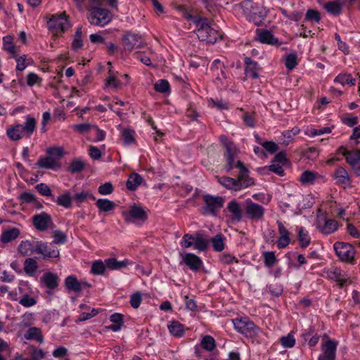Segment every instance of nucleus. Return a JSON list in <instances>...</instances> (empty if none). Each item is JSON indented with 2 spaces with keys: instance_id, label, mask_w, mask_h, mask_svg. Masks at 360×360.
Returning a JSON list of instances; mask_svg holds the SVG:
<instances>
[{
  "instance_id": "obj_38",
  "label": "nucleus",
  "mask_w": 360,
  "mask_h": 360,
  "mask_svg": "<svg viewBox=\"0 0 360 360\" xmlns=\"http://www.w3.org/2000/svg\"><path fill=\"white\" fill-rule=\"evenodd\" d=\"M96 205L100 212H105L112 211L115 207V202L106 198H99L97 200Z\"/></svg>"
},
{
  "instance_id": "obj_51",
  "label": "nucleus",
  "mask_w": 360,
  "mask_h": 360,
  "mask_svg": "<svg viewBox=\"0 0 360 360\" xmlns=\"http://www.w3.org/2000/svg\"><path fill=\"white\" fill-rule=\"evenodd\" d=\"M264 263L265 266L271 267L277 262L275 252L273 251L264 252L263 254Z\"/></svg>"
},
{
  "instance_id": "obj_39",
  "label": "nucleus",
  "mask_w": 360,
  "mask_h": 360,
  "mask_svg": "<svg viewBox=\"0 0 360 360\" xmlns=\"http://www.w3.org/2000/svg\"><path fill=\"white\" fill-rule=\"evenodd\" d=\"M298 240L302 248H307L311 243L309 232L302 226L298 229Z\"/></svg>"
},
{
  "instance_id": "obj_11",
  "label": "nucleus",
  "mask_w": 360,
  "mask_h": 360,
  "mask_svg": "<svg viewBox=\"0 0 360 360\" xmlns=\"http://www.w3.org/2000/svg\"><path fill=\"white\" fill-rule=\"evenodd\" d=\"M196 34L201 41L207 44H214L218 39L221 38L220 33L212 28L209 22L207 24L200 25V29L196 30Z\"/></svg>"
},
{
  "instance_id": "obj_32",
  "label": "nucleus",
  "mask_w": 360,
  "mask_h": 360,
  "mask_svg": "<svg viewBox=\"0 0 360 360\" xmlns=\"http://www.w3.org/2000/svg\"><path fill=\"white\" fill-rule=\"evenodd\" d=\"M20 234V231L18 228H12L8 230L2 231L0 240L3 243H8L15 240Z\"/></svg>"
},
{
  "instance_id": "obj_64",
  "label": "nucleus",
  "mask_w": 360,
  "mask_h": 360,
  "mask_svg": "<svg viewBox=\"0 0 360 360\" xmlns=\"http://www.w3.org/2000/svg\"><path fill=\"white\" fill-rule=\"evenodd\" d=\"M47 154L53 158H60L63 155V150L60 148L53 147L47 149Z\"/></svg>"
},
{
  "instance_id": "obj_17",
  "label": "nucleus",
  "mask_w": 360,
  "mask_h": 360,
  "mask_svg": "<svg viewBox=\"0 0 360 360\" xmlns=\"http://www.w3.org/2000/svg\"><path fill=\"white\" fill-rule=\"evenodd\" d=\"M338 342L334 340H328L322 345L323 353L318 360H335Z\"/></svg>"
},
{
  "instance_id": "obj_3",
  "label": "nucleus",
  "mask_w": 360,
  "mask_h": 360,
  "mask_svg": "<svg viewBox=\"0 0 360 360\" xmlns=\"http://www.w3.org/2000/svg\"><path fill=\"white\" fill-rule=\"evenodd\" d=\"M36 123L35 118L27 115L24 125L17 124L11 126L6 129V135L13 141H19L25 134L30 138L36 129Z\"/></svg>"
},
{
  "instance_id": "obj_10",
  "label": "nucleus",
  "mask_w": 360,
  "mask_h": 360,
  "mask_svg": "<svg viewBox=\"0 0 360 360\" xmlns=\"http://www.w3.org/2000/svg\"><path fill=\"white\" fill-rule=\"evenodd\" d=\"M70 27L68 16L65 12L51 15L47 21V27L51 32H65Z\"/></svg>"
},
{
  "instance_id": "obj_15",
  "label": "nucleus",
  "mask_w": 360,
  "mask_h": 360,
  "mask_svg": "<svg viewBox=\"0 0 360 360\" xmlns=\"http://www.w3.org/2000/svg\"><path fill=\"white\" fill-rule=\"evenodd\" d=\"M35 251L36 253L41 255L44 260L58 258L60 255L58 249L52 243L49 245L41 240L36 241Z\"/></svg>"
},
{
  "instance_id": "obj_48",
  "label": "nucleus",
  "mask_w": 360,
  "mask_h": 360,
  "mask_svg": "<svg viewBox=\"0 0 360 360\" xmlns=\"http://www.w3.org/2000/svg\"><path fill=\"white\" fill-rule=\"evenodd\" d=\"M106 269L105 262L97 260L93 262L91 268V272L94 275H103Z\"/></svg>"
},
{
  "instance_id": "obj_5",
  "label": "nucleus",
  "mask_w": 360,
  "mask_h": 360,
  "mask_svg": "<svg viewBox=\"0 0 360 360\" xmlns=\"http://www.w3.org/2000/svg\"><path fill=\"white\" fill-rule=\"evenodd\" d=\"M87 10L89 11L87 19L91 25L103 27L112 20V15L107 8L89 6Z\"/></svg>"
},
{
  "instance_id": "obj_7",
  "label": "nucleus",
  "mask_w": 360,
  "mask_h": 360,
  "mask_svg": "<svg viewBox=\"0 0 360 360\" xmlns=\"http://www.w3.org/2000/svg\"><path fill=\"white\" fill-rule=\"evenodd\" d=\"M202 198L204 203L202 207V214L203 215L217 217L219 211L224 207V198L219 195L215 196L211 194H204Z\"/></svg>"
},
{
  "instance_id": "obj_29",
  "label": "nucleus",
  "mask_w": 360,
  "mask_h": 360,
  "mask_svg": "<svg viewBox=\"0 0 360 360\" xmlns=\"http://www.w3.org/2000/svg\"><path fill=\"white\" fill-rule=\"evenodd\" d=\"M109 319L112 324L107 326L106 329L113 332L120 331L124 324V316L120 313H114L110 316Z\"/></svg>"
},
{
  "instance_id": "obj_1",
  "label": "nucleus",
  "mask_w": 360,
  "mask_h": 360,
  "mask_svg": "<svg viewBox=\"0 0 360 360\" xmlns=\"http://www.w3.org/2000/svg\"><path fill=\"white\" fill-rule=\"evenodd\" d=\"M236 167L239 169V174L236 179L226 176H216L217 181L222 186L228 190L238 191L255 184L254 179L249 176L250 171L242 161L238 160Z\"/></svg>"
},
{
  "instance_id": "obj_62",
  "label": "nucleus",
  "mask_w": 360,
  "mask_h": 360,
  "mask_svg": "<svg viewBox=\"0 0 360 360\" xmlns=\"http://www.w3.org/2000/svg\"><path fill=\"white\" fill-rule=\"evenodd\" d=\"M94 125H91L89 123H82L79 124H74L72 125V129L77 131L79 134H84L86 132H88L89 131L92 129Z\"/></svg>"
},
{
  "instance_id": "obj_22",
  "label": "nucleus",
  "mask_w": 360,
  "mask_h": 360,
  "mask_svg": "<svg viewBox=\"0 0 360 360\" xmlns=\"http://www.w3.org/2000/svg\"><path fill=\"white\" fill-rule=\"evenodd\" d=\"M276 224L278 226V231L280 235V237L277 240V247L279 249H283L290 243V232L285 227L282 221L278 220Z\"/></svg>"
},
{
  "instance_id": "obj_57",
  "label": "nucleus",
  "mask_w": 360,
  "mask_h": 360,
  "mask_svg": "<svg viewBox=\"0 0 360 360\" xmlns=\"http://www.w3.org/2000/svg\"><path fill=\"white\" fill-rule=\"evenodd\" d=\"M53 244L62 245L67 242V236L61 231L56 230L53 232Z\"/></svg>"
},
{
  "instance_id": "obj_53",
  "label": "nucleus",
  "mask_w": 360,
  "mask_h": 360,
  "mask_svg": "<svg viewBox=\"0 0 360 360\" xmlns=\"http://www.w3.org/2000/svg\"><path fill=\"white\" fill-rule=\"evenodd\" d=\"M122 139L126 145L135 142V131L133 129H124L122 133Z\"/></svg>"
},
{
  "instance_id": "obj_21",
  "label": "nucleus",
  "mask_w": 360,
  "mask_h": 360,
  "mask_svg": "<svg viewBox=\"0 0 360 360\" xmlns=\"http://www.w3.org/2000/svg\"><path fill=\"white\" fill-rule=\"evenodd\" d=\"M333 177L335 180V184L338 186H344L345 188L351 186L350 176L348 172L343 167H337L334 171Z\"/></svg>"
},
{
  "instance_id": "obj_31",
  "label": "nucleus",
  "mask_w": 360,
  "mask_h": 360,
  "mask_svg": "<svg viewBox=\"0 0 360 360\" xmlns=\"http://www.w3.org/2000/svg\"><path fill=\"white\" fill-rule=\"evenodd\" d=\"M344 4V2L340 0H334L327 2L324 8L328 13L334 16H338L342 13V8Z\"/></svg>"
},
{
  "instance_id": "obj_59",
  "label": "nucleus",
  "mask_w": 360,
  "mask_h": 360,
  "mask_svg": "<svg viewBox=\"0 0 360 360\" xmlns=\"http://www.w3.org/2000/svg\"><path fill=\"white\" fill-rule=\"evenodd\" d=\"M142 300V294L140 292L133 293L130 297V304L134 308L139 307Z\"/></svg>"
},
{
  "instance_id": "obj_24",
  "label": "nucleus",
  "mask_w": 360,
  "mask_h": 360,
  "mask_svg": "<svg viewBox=\"0 0 360 360\" xmlns=\"http://www.w3.org/2000/svg\"><path fill=\"white\" fill-rule=\"evenodd\" d=\"M245 65V73L247 77H251L253 79L259 78V71L260 67L257 62L252 60L250 57H245L244 59Z\"/></svg>"
},
{
  "instance_id": "obj_34",
  "label": "nucleus",
  "mask_w": 360,
  "mask_h": 360,
  "mask_svg": "<svg viewBox=\"0 0 360 360\" xmlns=\"http://www.w3.org/2000/svg\"><path fill=\"white\" fill-rule=\"evenodd\" d=\"M36 166L40 168L54 169L58 166V163L56 159L48 155L47 157H40Z\"/></svg>"
},
{
  "instance_id": "obj_37",
  "label": "nucleus",
  "mask_w": 360,
  "mask_h": 360,
  "mask_svg": "<svg viewBox=\"0 0 360 360\" xmlns=\"http://www.w3.org/2000/svg\"><path fill=\"white\" fill-rule=\"evenodd\" d=\"M38 270V264L34 258H27L24 262V271L29 276L35 275Z\"/></svg>"
},
{
  "instance_id": "obj_60",
  "label": "nucleus",
  "mask_w": 360,
  "mask_h": 360,
  "mask_svg": "<svg viewBox=\"0 0 360 360\" xmlns=\"http://www.w3.org/2000/svg\"><path fill=\"white\" fill-rule=\"evenodd\" d=\"M181 245L184 248H188L194 245L193 235L190 233H185L181 241Z\"/></svg>"
},
{
  "instance_id": "obj_33",
  "label": "nucleus",
  "mask_w": 360,
  "mask_h": 360,
  "mask_svg": "<svg viewBox=\"0 0 360 360\" xmlns=\"http://www.w3.org/2000/svg\"><path fill=\"white\" fill-rule=\"evenodd\" d=\"M65 287L68 291H73L75 292H81L80 282L77 278L74 275L68 276L65 279Z\"/></svg>"
},
{
  "instance_id": "obj_20",
  "label": "nucleus",
  "mask_w": 360,
  "mask_h": 360,
  "mask_svg": "<svg viewBox=\"0 0 360 360\" xmlns=\"http://www.w3.org/2000/svg\"><path fill=\"white\" fill-rule=\"evenodd\" d=\"M327 276L333 281L337 282L339 288H342L347 282V277L345 272L340 268L332 266L326 271Z\"/></svg>"
},
{
  "instance_id": "obj_45",
  "label": "nucleus",
  "mask_w": 360,
  "mask_h": 360,
  "mask_svg": "<svg viewBox=\"0 0 360 360\" xmlns=\"http://www.w3.org/2000/svg\"><path fill=\"white\" fill-rule=\"evenodd\" d=\"M342 155L345 156L348 164L354 163V162L360 160V149L344 151Z\"/></svg>"
},
{
  "instance_id": "obj_30",
  "label": "nucleus",
  "mask_w": 360,
  "mask_h": 360,
  "mask_svg": "<svg viewBox=\"0 0 360 360\" xmlns=\"http://www.w3.org/2000/svg\"><path fill=\"white\" fill-rule=\"evenodd\" d=\"M35 244L36 241L22 240L18 245V250L23 257L30 256L36 252Z\"/></svg>"
},
{
  "instance_id": "obj_61",
  "label": "nucleus",
  "mask_w": 360,
  "mask_h": 360,
  "mask_svg": "<svg viewBox=\"0 0 360 360\" xmlns=\"http://www.w3.org/2000/svg\"><path fill=\"white\" fill-rule=\"evenodd\" d=\"M219 262L223 264H230L233 262L238 263V260L236 258L235 256L229 253H224L219 256Z\"/></svg>"
},
{
  "instance_id": "obj_55",
  "label": "nucleus",
  "mask_w": 360,
  "mask_h": 360,
  "mask_svg": "<svg viewBox=\"0 0 360 360\" xmlns=\"http://www.w3.org/2000/svg\"><path fill=\"white\" fill-rule=\"evenodd\" d=\"M280 341L282 346L285 348H292L295 345V339L292 332L286 336L281 337Z\"/></svg>"
},
{
  "instance_id": "obj_27",
  "label": "nucleus",
  "mask_w": 360,
  "mask_h": 360,
  "mask_svg": "<svg viewBox=\"0 0 360 360\" xmlns=\"http://www.w3.org/2000/svg\"><path fill=\"white\" fill-rule=\"evenodd\" d=\"M227 210L231 214V219L236 221H241L243 212L239 203L236 200H231L227 205Z\"/></svg>"
},
{
  "instance_id": "obj_56",
  "label": "nucleus",
  "mask_w": 360,
  "mask_h": 360,
  "mask_svg": "<svg viewBox=\"0 0 360 360\" xmlns=\"http://www.w3.org/2000/svg\"><path fill=\"white\" fill-rule=\"evenodd\" d=\"M297 65V56L296 53H290L287 55L285 65L289 70L294 69Z\"/></svg>"
},
{
  "instance_id": "obj_50",
  "label": "nucleus",
  "mask_w": 360,
  "mask_h": 360,
  "mask_svg": "<svg viewBox=\"0 0 360 360\" xmlns=\"http://www.w3.org/2000/svg\"><path fill=\"white\" fill-rule=\"evenodd\" d=\"M316 178V174L314 172L306 170L300 176V181L303 184H312Z\"/></svg>"
},
{
  "instance_id": "obj_44",
  "label": "nucleus",
  "mask_w": 360,
  "mask_h": 360,
  "mask_svg": "<svg viewBox=\"0 0 360 360\" xmlns=\"http://www.w3.org/2000/svg\"><path fill=\"white\" fill-rule=\"evenodd\" d=\"M334 82L340 83L342 85L347 84L350 86H354L356 84L355 79L352 78L349 74H339L334 79Z\"/></svg>"
},
{
  "instance_id": "obj_43",
  "label": "nucleus",
  "mask_w": 360,
  "mask_h": 360,
  "mask_svg": "<svg viewBox=\"0 0 360 360\" xmlns=\"http://www.w3.org/2000/svg\"><path fill=\"white\" fill-rule=\"evenodd\" d=\"M3 45L5 51L9 52L13 57H16V49L13 41V37L7 35L3 37Z\"/></svg>"
},
{
  "instance_id": "obj_13",
  "label": "nucleus",
  "mask_w": 360,
  "mask_h": 360,
  "mask_svg": "<svg viewBox=\"0 0 360 360\" xmlns=\"http://www.w3.org/2000/svg\"><path fill=\"white\" fill-rule=\"evenodd\" d=\"M46 352L33 345H27L23 353L18 354L14 360H43L45 359Z\"/></svg>"
},
{
  "instance_id": "obj_12",
  "label": "nucleus",
  "mask_w": 360,
  "mask_h": 360,
  "mask_svg": "<svg viewBox=\"0 0 360 360\" xmlns=\"http://www.w3.org/2000/svg\"><path fill=\"white\" fill-rule=\"evenodd\" d=\"M121 40L124 50L128 51L141 49L144 46L142 36L131 32H126Z\"/></svg>"
},
{
  "instance_id": "obj_54",
  "label": "nucleus",
  "mask_w": 360,
  "mask_h": 360,
  "mask_svg": "<svg viewBox=\"0 0 360 360\" xmlns=\"http://www.w3.org/2000/svg\"><path fill=\"white\" fill-rule=\"evenodd\" d=\"M87 198H90L93 200L96 199V198L92 193L85 191L76 193L72 196L73 200H75L78 205L85 202L87 200Z\"/></svg>"
},
{
  "instance_id": "obj_58",
  "label": "nucleus",
  "mask_w": 360,
  "mask_h": 360,
  "mask_svg": "<svg viewBox=\"0 0 360 360\" xmlns=\"http://www.w3.org/2000/svg\"><path fill=\"white\" fill-rule=\"evenodd\" d=\"M19 303L25 307H30L36 304L37 300L33 297L26 294L20 300Z\"/></svg>"
},
{
  "instance_id": "obj_9",
  "label": "nucleus",
  "mask_w": 360,
  "mask_h": 360,
  "mask_svg": "<svg viewBox=\"0 0 360 360\" xmlns=\"http://www.w3.org/2000/svg\"><path fill=\"white\" fill-rule=\"evenodd\" d=\"M333 249L339 259L344 262L354 264L356 263L354 256L356 250L349 243L337 241L333 245Z\"/></svg>"
},
{
  "instance_id": "obj_25",
  "label": "nucleus",
  "mask_w": 360,
  "mask_h": 360,
  "mask_svg": "<svg viewBox=\"0 0 360 360\" xmlns=\"http://www.w3.org/2000/svg\"><path fill=\"white\" fill-rule=\"evenodd\" d=\"M184 264L193 271H198L202 266V261L200 257L194 253H186L183 259Z\"/></svg>"
},
{
  "instance_id": "obj_8",
  "label": "nucleus",
  "mask_w": 360,
  "mask_h": 360,
  "mask_svg": "<svg viewBox=\"0 0 360 360\" xmlns=\"http://www.w3.org/2000/svg\"><path fill=\"white\" fill-rule=\"evenodd\" d=\"M122 216L127 223L136 224H142L148 219L145 209L136 203L131 205L128 211H123Z\"/></svg>"
},
{
  "instance_id": "obj_23",
  "label": "nucleus",
  "mask_w": 360,
  "mask_h": 360,
  "mask_svg": "<svg viewBox=\"0 0 360 360\" xmlns=\"http://www.w3.org/2000/svg\"><path fill=\"white\" fill-rule=\"evenodd\" d=\"M194 245L193 248L200 252L205 251L209 246V239L205 234V231H198L193 235Z\"/></svg>"
},
{
  "instance_id": "obj_19",
  "label": "nucleus",
  "mask_w": 360,
  "mask_h": 360,
  "mask_svg": "<svg viewBox=\"0 0 360 360\" xmlns=\"http://www.w3.org/2000/svg\"><path fill=\"white\" fill-rule=\"evenodd\" d=\"M257 40L262 44H266L269 45L280 46L281 42L279 41L278 39L271 32L268 30H256Z\"/></svg>"
},
{
  "instance_id": "obj_35",
  "label": "nucleus",
  "mask_w": 360,
  "mask_h": 360,
  "mask_svg": "<svg viewBox=\"0 0 360 360\" xmlns=\"http://www.w3.org/2000/svg\"><path fill=\"white\" fill-rule=\"evenodd\" d=\"M143 181L142 176L138 173H133L129 175L127 182L126 186L128 190L134 191L137 189L139 186L141 185Z\"/></svg>"
},
{
  "instance_id": "obj_63",
  "label": "nucleus",
  "mask_w": 360,
  "mask_h": 360,
  "mask_svg": "<svg viewBox=\"0 0 360 360\" xmlns=\"http://www.w3.org/2000/svg\"><path fill=\"white\" fill-rule=\"evenodd\" d=\"M36 189L43 196L52 197L51 190L46 184L41 183L37 184Z\"/></svg>"
},
{
  "instance_id": "obj_16",
  "label": "nucleus",
  "mask_w": 360,
  "mask_h": 360,
  "mask_svg": "<svg viewBox=\"0 0 360 360\" xmlns=\"http://www.w3.org/2000/svg\"><path fill=\"white\" fill-rule=\"evenodd\" d=\"M316 228L321 233L328 236L338 229L339 224L336 220L323 216L322 218L317 219Z\"/></svg>"
},
{
  "instance_id": "obj_47",
  "label": "nucleus",
  "mask_w": 360,
  "mask_h": 360,
  "mask_svg": "<svg viewBox=\"0 0 360 360\" xmlns=\"http://www.w3.org/2000/svg\"><path fill=\"white\" fill-rule=\"evenodd\" d=\"M200 345L205 350L212 352L216 347L215 340L211 335H205L202 338Z\"/></svg>"
},
{
  "instance_id": "obj_41",
  "label": "nucleus",
  "mask_w": 360,
  "mask_h": 360,
  "mask_svg": "<svg viewBox=\"0 0 360 360\" xmlns=\"http://www.w3.org/2000/svg\"><path fill=\"white\" fill-rule=\"evenodd\" d=\"M82 35V27H78L75 33L74 39L72 43V49L75 51L81 49L84 46Z\"/></svg>"
},
{
  "instance_id": "obj_52",
  "label": "nucleus",
  "mask_w": 360,
  "mask_h": 360,
  "mask_svg": "<svg viewBox=\"0 0 360 360\" xmlns=\"http://www.w3.org/2000/svg\"><path fill=\"white\" fill-rule=\"evenodd\" d=\"M321 19L320 12L315 9L307 10L304 17V20L309 22H319Z\"/></svg>"
},
{
  "instance_id": "obj_26",
  "label": "nucleus",
  "mask_w": 360,
  "mask_h": 360,
  "mask_svg": "<svg viewBox=\"0 0 360 360\" xmlns=\"http://www.w3.org/2000/svg\"><path fill=\"white\" fill-rule=\"evenodd\" d=\"M41 282L43 283L47 288L53 290L59 285V277L55 273L47 271L41 277Z\"/></svg>"
},
{
  "instance_id": "obj_2",
  "label": "nucleus",
  "mask_w": 360,
  "mask_h": 360,
  "mask_svg": "<svg viewBox=\"0 0 360 360\" xmlns=\"http://www.w3.org/2000/svg\"><path fill=\"white\" fill-rule=\"evenodd\" d=\"M239 6L250 22L257 26L264 23L268 13L264 6L254 4L252 0H243Z\"/></svg>"
},
{
  "instance_id": "obj_14",
  "label": "nucleus",
  "mask_w": 360,
  "mask_h": 360,
  "mask_svg": "<svg viewBox=\"0 0 360 360\" xmlns=\"http://www.w3.org/2000/svg\"><path fill=\"white\" fill-rule=\"evenodd\" d=\"M246 217L252 221H258L264 218L265 209L261 205L252 200H247L245 207Z\"/></svg>"
},
{
  "instance_id": "obj_18",
  "label": "nucleus",
  "mask_w": 360,
  "mask_h": 360,
  "mask_svg": "<svg viewBox=\"0 0 360 360\" xmlns=\"http://www.w3.org/2000/svg\"><path fill=\"white\" fill-rule=\"evenodd\" d=\"M32 223L36 229L39 231H44L51 226H53L51 216L46 212H41L35 214L32 217Z\"/></svg>"
},
{
  "instance_id": "obj_46",
  "label": "nucleus",
  "mask_w": 360,
  "mask_h": 360,
  "mask_svg": "<svg viewBox=\"0 0 360 360\" xmlns=\"http://www.w3.org/2000/svg\"><path fill=\"white\" fill-rule=\"evenodd\" d=\"M85 164L79 159H73L68 167V172L72 174L79 173L84 170Z\"/></svg>"
},
{
  "instance_id": "obj_36",
  "label": "nucleus",
  "mask_w": 360,
  "mask_h": 360,
  "mask_svg": "<svg viewBox=\"0 0 360 360\" xmlns=\"http://www.w3.org/2000/svg\"><path fill=\"white\" fill-rule=\"evenodd\" d=\"M169 333L178 338L183 337L185 333L184 326L177 321H173L168 325Z\"/></svg>"
},
{
  "instance_id": "obj_40",
  "label": "nucleus",
  "mask_w": 360,
  "mask_h": 360,
  "mask_svg": "<svg viewBox=\"0 0 360 360\" xmlns=\"http://www.w3.org/2000/svg\"><path fill=\"white\" fill-rule=\"evenodd\" d=\"M72 196H71L70 193L66 191L63 194L59 195L55 202L58 205L62 206L65 208H70L72 206Z\"/></svg>"
},
{
  "instance_id": "obj_28",
  "label": "nucleus",
  "mask_w": 360,
  "mask_h": 360,
  "mask_svg": "<svg viewBox=\"0 0 360 360\" xmlns=\"http://www.w3.org/2000/svg\"><path fill=\"white\" fill-rule=\"evenodd\" d=\"M24 338L27 340H35L36 342L42 344L44 342V338L42 335V331L39 328L30 327L24 334Z\"/></svg>"
},
{
  "instance_id": "obj_49",
  "label": "nucleus",
  "mask_w": 360,
  "mask_h": 360,
  "mask_svg": "<svg viewBox=\"0 0 360 360\" xmlns=\"http://www.w3.org/2000/svg\"><path fill=\"white\" fill-rule=\"evenodd\" d=\"M154 89L157 92L167 94L170 91V84L167 79H159L154 84Z\"/></svg>"
},
{
  "instance_id": "obj_4",
  "label": "nucleus",
  "mask_w": 360,
  "mask_h": 360,
  "mask_svg": "<svg viewBox=\"0 0 360 360\" xmlns=\"http://www.w3.org/2000/svg\"><path fill=\"white\" fill-rule=\"evenodd\" d=\"M219 141L224 149L223 154L226 162V164L224 165V169L227 172H229L236 167V164L238 161L236 159L239 154V149L234 142L225 135H221L219 136Z\"/></svg>"
},
{
  "instance_id": "obj_42",
  "label": "nucleus",
  "mask_w": 360,
  "mask_h": 360,
  "mask_svg": "<svg viewBox=\"0 0 360 360\" xmlns=\"http://www.w3.org/2000/svg\"><path fill=\"white\" fill-rule=\"evenodd\" d=\"M224 240L225 238L221 233L217 234L211 239L214 251L221 252L224 249Z\"/></svg>"
},
{
  "instance_id": "obj_6",
  "label": "nucleus",
  "mask_w": 360,
  "mask_h": 360,
  "mask_svg": "<svg viewBox=\"0 0 360 360\" xmlns=\"http://www.w3.org/2000/svg\"><path fill=\"white\" fill-rule=\"evenodd\" d=\"M232 323L235 330L247 338L255 337L259 331V328L246 316L233 319Z\"/></svg>"
}]
</instances>
